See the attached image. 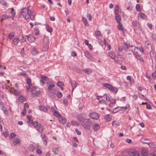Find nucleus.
Segmentation results:
<instances>
[{
  "instance_id": "1",
  "label": "nucleus",
  "mask_w": 156,
  "mask_h": 156,
  "mask_svg": "<svg viewBox=\"0 0 156 156\" xmlns=\"http://www.w3.org/2000/svg\"><path fill=\"white\" fill-rule=\"evenodd\" d=\"M20 14L26 20L29 17H30V19L32 20H33L35 18V16L33 12L31 11L27 10L26 8L21 9Z\"/></svg>"
},
{
  "instance_id": "2",
  "label": "nucleus",
  "mask_w": 156,
  "mask_h": 156,
  "mask_svg": "<svg viewBox=\"0 0 156 156\" xmlns=\"http://www.w3.org/2000/svg\"><path fill=\"white\" fill-rule=\"evenodd\" d=\"M133 49H130V50L132 51L133 54L136 56H140L143 54V52H144V50L142 47H140L139 48L138 47H135L134 48L133 51Z\"/></svg>"
},
{
  "instance_id": "3",
  "label": "nucleus",
  "mask_w": 156,
  "mask_h": 156,
  "mask_svg": "<svg viewBox=\"0 0 156 156\" xmlns=\"http://www.w3.org/2000/svg\"><path fill=\"white\" fill-rule=\"evenodd\" d=\"M43 47L44 50H47L48 48L49 39L47 37H45L43 40Z\"/></svg>"
},
{
  "instance_id": "4",
  "label": "nucleus",
  "mask_w": 156,
  "mask_h": 156,
  "mask_svg": "<svg viewBox=\"0 0 156 156\" xmlns=\"http://www.w3.org/2000/svg\"><path fill=\"white\" fill-rule=\"evenodd\" d=\"M129 154L130 156H140V154L136 150L134 149H131L129 151Z\"/></svg>"
},
{
  "instance_id": "5",
  "label": "nucleus",
  "mask_w": 156,
  "mask_h": 156,
  "mask_svg": "<svg viewBox=\"0 0 156 156\" xmlns=\"http://www.w3.org/2000/svg\"><path fill=\"white\" fill-rule=\"evenodd\" d=\"M89 117L94 119L97 120L99 119L100 115L99 114L94 112H93L92 113H91L89 114Z\"/></svg>"
},
{
  "instance_id": "6",
  "label": "nucleus",
  "mask_w": 156,
  "mask_h": 156,
  "mask_svg": "<svg viewBox=\"0 0 156 156\" xmlns=\"http://www.w3.org/2000/svg\"><path fill=\"white\" fill-rule=\"evenodd\" d=\"M37 88L36 87H33L30 90V92L33 95L36 96L40 94V91H39L38 92L37 90H36Z\"/></svg>"
},
{
  "instance_id": "7",
  "label": "nucleus",
  "mask_w": 156,
  "mask_h": 156,
  "mask_svg": "<svg viewBox=\"0 0 156 156\" xmlns=\"http://www.w3.org/2000/svg\"><path fill=\"white\" fill-rule=\"evenodd\" d=\"M145 46V48L147 49V51L151 52L152 51V47L149 41H146Z\"/></svg>"
},
{
  "instance_id": "8",
  "label": "nucleus",
  "mask_w": 156,
  "mask_h": 156,
  "mask_svg": "<svg viewBox=\"0 0 156 156\" xmlns=\"http://www.w3.org/2000/svg\"><path fill=\"white\" fill-rule=\"evenodd\" d=\"M91 123V122L90 119H87L84 120L81 124L83 126H90Z\"/></svg>"
},
{
  "instance_id": "9",
  "label": "nucleus",
  "mask_w": 156,
  "mask_h": 156,
  "mask_svg": "<svg viewBox=\"0 0 156 156\" xmlns=\"http://www.w3.org/2000/svg\"><path fill=\"white\" fill-rule=\"evenodd\" d=\"M27 37L28 40L30 42H34L36 40L35 37L31 35H27Z\"/></svg>"
},
{
  "instance_id": "10",
  "label": "nucleus",
  "mask_w": 156,
  "mask_h": 156,
  "mask_svg": "<svg viewBox=\"0 0 156 156\" xmlns=\"http://www.w3.org/2000/svg\"><path fill=\"white\" fill-rule=\"evenodd\" d=\"M41 80H40L41 84L42 85H44L45 84L44 81H46L48 80V78L46 76H43L42 75H41Z\"/></svg>"
},
{
  "instance_id": "11",
  "label": "nucleus",
  "mask_w": 156,
  "mask_h": 156,
  "mask_svg": "<svg viewBox=\"0 0 156 156\" xmlns=\"http://www.w3.org/2000/svg\"><path fill=\"white\" fill-rule=\"evenodd\" d=\"M69 82L71 84V86L72 87V93H73V90L76 87V82L74 81H73L70 80H69Z\"/></svg>"
},
{
  "instance_id": "12",
  "label": "nucleus",
  "mask_w": 156,
  "mask_h": 156,
  "mask_svg": "<svg viewBox=\"0 0 156 156\" xmlns=\"http://www.w3.org/2000/svg\"><path fill=\"white\" fill-rule=\"evenodd\" d=\"M141 154L143 156H147V150L146 148H143L141 150Z\"/></svg>"
},
{
  "instance_id": "13",
  "label": "nucleus",
  "mask_w": 156,
  "mask_h": 156,
  "mask_svg": "<svg viewBox=\"0 0 156 156\" xmlns=\"http://www.w3.org/2000/svg\"><path fill=\"white\" fill-rule=\"evenodd\" d=\"M123 108L122 107H119L118 106L115 108L113 110L112 112L113 113H116L118 112L119 111L122 110Z\"/></svg>"
},
{
  "instance_id": "14",
  "label": "nucleus",
  "mask_w": 156,
  "mask_h": 156,
  "mask_svg": "<svg viewBox=\"0 0 156 156\" xmlns=\"http://www.w3.org/2000/svg\"><path fill=\"white\" fill-rule=\"evenodd\" d=\"M39 109L41 111L44 112H47L48 111L47 108L44 105L39 106Z\"/></svg>"
},
{
  "instance_id": "15",
  "label": "nucleus",
  "mask_w": 156,
  "mask_h": 156,
  "mask_svg": "<svg viewBox=\"0 0 156 156\" xmlns=\"http://www.w3.org/2000/svg\"><path fill=\"white\" fill-rule=\"evenodd\" d=\"M9 18H10V17H9L7 15L4 14L1 17V22H2V20H6Z\"/></svg>"
},
{
  "instance_id": "16",
  "label": "nucleus",
  "mask_w": 156,
  "mask_h": 156,
  "mask_svg": "<svg viewBox=\"0 0 156 156\" xmlns=\"http://www.w3.org/2000/svg\"><path fill=\"white\" fill-rule=\"evenodd\" d=\"M118 23V28L119 30H122L124 32V29H123L122 24L120 22H119Z\"/></svg>"
},
{
  "instance_id": "17",
  "label": "nucleus",
  "mask_w": 156,
  "mask_h": 156,
  "mask_svg": "<svg viewBox=\"0 0 156 156\" xmlns=\"http://www.w3.org/2000/svg\"><path fill=\"white\" fill-rule=\"evenodd\" d=\"M143 143H144L147 144L149 146L151 147H156V145L153 143H150L149 142H146L144 141H143Z\"/></svg>"
},
{
  "instance_id": "18",
  "label": "nucleus",
  "mask_w": 156,
  "mask_h": 156,
  "mask_svg": "<svg viewBox=\"0 0 156 156\" xmlns=\"http://www.w3.org/2000/svg\"><path fill=\"white\" fill-rule=\"evenodd\" d=\"M110 90L114 94L116 93L118 90V89L115 87H114L112 86L110 88Z\"/></svg>"
},
{
  "instance_id": "19",
  "label": "nucleus",
  "mask_w": 156,
  "mask_h": 156,
  "mask_svg": "<svg viewBox=\"0 0 156 156\" xmlns=\"http://www.w3.org/2000/svg\"><path fill=\"white\" fill-rule=\"evenodd\" d=\"M53 115L56 117L58 118V119H59L61 116L59 112L57 111H54Z\"/></svg>"
},
{
  "instance_id": "20",
  "label": "nucleus",
  "mask_w": 156,
  "mask_h": 156,
  "mask_svg": "<svg viewBox=\"0 0 156 156\" xmlns=\"http://www.w3.org/2000/svg\"><path fill=\"white\" fill-rule=\"evenodd\" d=\"M13 143L14 145H16L20 143L19 140L17 138H15L13 140Z\"/></svg>"
},
{
  "instance_id": "21",
  "label": "nucleus",
  "mask_w": 156,
  "mask_h": 156,
  "mask_svg": "<svg viewBox=\"0 0 156 156\" xmlns=\"http://www.w3.org/2000/svg\"><path fill=\"white\" fill-rule=\"evenodd\" d=\"M59 122L62 124H64L66 122V119L65 118H61L58 119Z\"/></svg>"
},
{
  "instance_id": "22",
  "label": "nucleus",
  "mask_w": 156,
  "mask_h": 156,
  "mask_svg": "<svg viewBox=\"0 0 156 156\" xmlns=\"http://www.w3.org/2000/svg\"><path fill=\"white\" fill-rule=\"evenodd\" d=\"M85 55L86 57L88 58L91 59L92 58V56L87 51H86L85 52Z\"/></svg>"
},
{
  "instance_id": "23",
  "label": "nucleus",
  "mask_w": 156,
  "mask_h": 156,
  "mask_svg": "<svg viewBox=\"0 0 156 156\" xmlns=\"http://www.w3.org/2000/svg\"><path fill=\"white\" fill-rule=\"evenodd\" d=\"M104 119L107 122L110 121L112 119V118L110 117L109 114H107L105 115L104 117Z\"/></svg>"
},
{
  "instance_id": "24",
  "label": "nucleus",
  "mask_w": 156,
  "mask_h": 156,
  "mask_svg": "<svg viewBox=\"0 0 156 156\" xmlns=\"http://www.w3.org/2000/svg\"><path fill=\"white\" fill-rule=\"evenodd\" d=\"M71 122L72 124V125L73 126H79V123L75 121H71Z\"/></svg>"
},
{
  "instance_id": "25",
  "label": "nucleus",
  "mask_w": 156,
  "mask_h": 156,
  "mask_svg": "<svg viewBox=\"0 0 156 156\" xmlns=\"http://www.w3.org/2000/svg\"><path fill=\"white\" fill-rule=\"evenodd\" d=\"M32 54L34 55H35L38 53V50L37 48H34L32 51Z\"/></svg>"
},
{
  "instance_id": "26",
  "label": "nucleus",
  "mask_w": 156,
  "mask_h": 156,
  "mask_svg": "<svg viewBox=\"0 0 156 156\" xmlns=\"http://www.w3.org/2000/svg\"><path fill=\"white\" fill-rule=\"evenodd\" d=\"M109 55L110 57L112 59H114L115 56V54L113 51H111L109 53Z\"/></svg>"
},
{
  "instance_id": "27",
  "label": "nucleus",
  "mask_w": 156,
  "mask_h": 156,
  "mask_svg": "<svg viewBox=\"0 0 156 156\" xmlns=\"http://www.w3.org/2000/svg\"><path fill=\"white\" fill-rule=\"evenodd\" d=\"M82 20L85 26H89V25L87 23V20L86 18L83 17Z\"/></svg>"
},
{
  "instance_id": "28",
  "label": "nucleus",
  "mask_w": 156,
  "mask_h": 156,
  "mask_svg": "<svg viewBox=\"0 0 156 156\" xmlns=\"http://www.w3.org/2000/svg\"><path fill=\"white\" fill-rule=\"evenodd\" d=\"M132 24L134 27H137L139 25V23L137 21H133Z\"/></svg>"
},
{
  "instance_id": "29",
  "label": "nucleus",
  "mask_w": 156,
  "mask_h": 156,
  "mask_svg": "<svg viewBox=\"0 0 156 156\" xmlns=\"http://www.w3.org/2000/svg\"><path fill=\"white\" fill-rule=\"evenodd\" d=\"M115 17L117 22L118 23L120 22L119 21L121 20V16L119 15H115Z\"/></svg>"
},
{
  "instance_id": "30",
  "label": "nucleus",
  "mask_w": 156,
  "mask_h": 156,
  "mask_svg": "<svg viewBox=\"0 0 156 156\" xmlns=\"http://www.w3.org/2000/svg\"><path fill=\"white\" fill-rule=\"evenodd\" d=\"M112 125V126L114 127H116L119 126V123L118 122L116 121H114L113 122Z\"/></svg>"
},
{
  "instance_id": "31",
  "label": "nucleus",
  "mask_w": 156,
  "mask_h": 156,
  "mask_svg": "<svg viewBox=\"0 0 156 156\" xmlns=\"http://www.w3.org/2000/svg\"><path fill=\"white\" fill-rule=\"evenodd\" d=\"M5 137H7L9 134V131L7 129H5V132L2 133Z\"/></svg>"
},
{
  "instance_id": "32",
  "label": "nucleus",
  "mask_w": 156,
  "mask_h": 156,
  "mask_svg": "<svg viewBox=\"0 0 156 156\" xmlns=\"http://www.w3.org/2000/svg\"><path fill=\"white\" fill-rule=\"evenodd\" d=\"M103 86L104 87L108 88L109 90L110 88H111V87H112V86L111 84L107 83H105L104 84Z\"/></svg>"
},
{
  "instance_id": "33",
  "label": "nucleus",
  "mask_w": 156,
  "mask_h": 156,
  "mask_svg": "<svg viewBox=\"0 0 156 156\" xmlns=\"http://www.w3.org/2000/svg\"><path fill=\"white\" fill-rule=\"evenodd\" d=\"M19 39L18 38H16L14 39L13 41V43L15 45H17L19 42Z\"/></svg>"
},
{
  "instance_id": "34",
  "label": "nucleus",
  "mask_w": 156,
  "mask_h": 156,
  "mask_svg": "<svg viewBox=\"0 0 156 156\" xmlns=\"http://www.w3.org/2000/svg\"><path fill=\"white\" fill-rule=\"evenodd\" d=\"M14 37V33L12 32L10 33L9 35V38L10 39H12Z\"/></svg>"
},
{
  "instance_id": "35",
  "label": "nucleus",
  "mask_w": 156,
  "mask_h": 156,
  "mask_svg": "<svg viewBox=\"0 0 156 156\" xmlns=\"http://www.w3.org/2000/svg\"><path fill=\"white\" fill-rule=\"evenodd\" d=\"M59 147H56L54 149L53 152L54 154H57L58 152V149Z\"/></svg>"
},
{
  "instance_id": "36",
  "label": "nucleus",
  "mask_w": 156,
  "mask_h": 156,
  "mask_svg": "<svg viewBox=\"0 0 156 156\" xmlns=\"http://www.w3.org/2000/svg\"><path fill=\"white\" fill-rule=\"evenodd\" d=\"M129 46L126 43H124L123 44V47L124 49L126 50L128 48H129Z\"/></svg>"
},
{
  "instance_id": "37",
  "label": "nucleus",
  "mask_w": 156,
  "mask_h": 156,
  "mask_svg": "<svg viewBox=\"0 0 156 156\" xmlns=\"http://www.w3.org/2000/svg\"><path fill=\"white\" fill-rule=\"evenodd\" d=\"M27 83L28 85L30 86H32V85L31 83V80L29 78H28L26 80Z\"/></svg>"
},
{
  "instance_id": "38",
  "label": "nucleus",
  "mask_w": 156,
  "mask_h": 156,
  "mask_svg": "<svg viewBox=\"0 0 156 156\" xmlns=\"http://www.w3.org/2000/svg\"><path fill=\"white\" fill-rule=\"evenodd\" d=\"M46 29L47 31L50 33L52 31V28L49 26H46Z\"/></svg>"
},
{
  "instance_id": "39",
  "label": "nucleus",
  "mask_w": 156,
  "mask_h": 156,
  "mask_svg": "<svg viewBox=\"0 0 156 156\" xmlns=\"http://www.w3.org/2000/svg\"><path fill=\"white\" fill-rule=\"evenodd\" d=\"M139 15L140 16L141 18H142L143 19H145L146 18V16L144 13H139Z\"/></svg>"
},
{
  "instance_id": "40",
  "label": "nucleus",
  "mask_w": 156,
  "mask_h": 156,
  "mask_svg": "<svg viewBox=\"0 0 156 156\" xmlns=\"http://www.w3.org/2000/svg\"><path fill=\"white\" fill-rule=\"evenodd\" d=\"M25 100V98L22 96H20L19 98V101L21 102L24 101Z\"/></svg>"
},
{
  "instance_id": "41",
  "label": "nucleus",
  "mask_w": 156,
  "mask_h": 156,
  "mask_svg": "<svg viewBox=\"0 0 156 156\" xmlns=\"http://www.w3.org/2000/svg\"><path fill=\"white\" fill-rule=\"evenodd\" d=\"M9 10H11V13L13 17L15 15V12L13 8L9 9Z\"/></svg>"
},
{
  "instance_id": "42",
  "label": "nucleus",
  "mask_w": 156,
  "mask_h": 156,
  "mask_svg": "<svg viewBox=\"0 0 156 156\" xmlns=\"http://www.w3.org/2000/svg\"><path fill=\"white\" fill-rule=\"evenodd\" d=\"M77 120L80 121V122H81L83 121V116L81 115L77 117Z\"/></svg>"
},
{
  "instance_id": "43",
  "label": "nucleus",
  "mask_w": 156,
  "mask_h": 156,
  "mask_svg": "<svg viewBox=\"0 0 156 156\" xmlns=\"http://www.w3.org/2000/svg\"><path fill=\"white\" fill-rule=\"evenodd\" d=\"M83 71H84V72L87 74H89V73H90L91 72V69H84Z\"/></svg>"
},
{
  "instance_id": "44",
  "label": "nucleus",
  "mask_w": 156,
  "mask_h": 156,
  "mask_svg": "<svg viewBox=\"0 0 156 156\" xmlns=\"http://www.w3.org/2000/svg\"><path fill=\"white\" fill-rule=\"evenodd\" d=\"M56 96L58 98H60L62 96V94L60 92H58L56 93Z\"/></svg>"
},
{
  "instance_id": "45",
  "label": "nucleus",
  "mask_w": 156,
  "mask_h": 156,
  "mask_svg": "<svg viewBox=\"0 0 156 156\" xmlns=\"http://www.w3.org/2000/svg\"><path fill=\"white\" fill-rule=\"evenodd\" d=\"M16 136V135L14 133H11L9 136V138L10 139H12L13 138Z\"/></svg>"
},
{
  "instance_id": "46",
  "label": "nucleus",
  "mask_w": 156,
  "mask_h": 156,
  "mask_svg": "<svg viewBox=\"0 0 156 156\" xmlns=\"http://www.w3.org/2000/svg\"><path fill=\"white\" fill-rule=\"evenodd\" d=\"M0 3L2 5H5L7 4V2L5 0H0Z\"/></svg>"
},
{
  "instance_id": "47",
  "label": "nucleus",
  "mask_w": 156,
  "mask_h": 156,
  "mask_svg": "<svg viewBox=\"0 0 156 156\" xmlns=\"http://www.w3.org/2000/svg\"><path fill=\"white\" fill-rule=\"evenodd\" d=\"M136 9L137 11H140L141 10V9L139 4H136Z\"/></svg>"
},
{
  "instance_id": "48",
  "label": "nucleus",
  "mask_w": 156,
  "mask_h": 156,
  "mask_svg": "<svg viewBox=\"0 0 156 156\" xmlns=\"http://www.w3.org/2000/svg\"><path fill=\"white\" fill-rule=\"evenodd\" d=\"M57 85L59 87H60L63 86L64 85V83L62 82L59 81L57 82Z\"/></svg>"
},
{
  "instance_id": "49",
  "label": "nucleus",
  "mask_w": 156,
  "mask_h": 156,
  "mask_svg": "<svg viewBox=\"0 0 156 156\" xmlns=\"http://www.w3.org/2000/svg\"><path fill=\"white\" fill-rule=\"evenodd\" d=\"M34 148L35 147L33 145H30L29 146V149L30 151H33Z\"/></svg>"
},
{
  "instance_id": "50",
  "label": "nucleus",
  "mask_w": 156,
  "mask_h": 156,
  "mask_svg": "<svg viewBox=\"0 0 156 156\" xmlns=\"http://www.w3.org/2000/svg\"><path fill=\"white\" fill-rule=\"evenodd\" d=\"M55 87L54 84H50L48 87V89L49 90H51L52 88Z\"/></svg>"
},
{
  "instance_id": "51",
  "label": "nucleus",
  "mask_w": 156,
  "mask_h": 156,
  "mask_svg": "<svg viewBox=\"0 0 156 156\" xmlns=\"http://www.w3.org/2000/svg\"><path fill=\"white\" fill-rule=\"evenodd\" d=\"M37 130L40 133H42L43 130V127H37Z\"/></svg>"
},
{
  "instance_id": "52",
  "label": "nucleus",
  "mask_w": 156,
  "mask_h": 156,
  "mask_svg": "<svg viewBox=\"0 0 156 156\" xmlns=\"http://www.w3.org/2000/svg\"><path fill=\"white\" fill-rule=\"evenodd\" d=\"M87 17L89 21H91L92 20V17L91 15L90 14H87Z\"/></svg>"
},
{
  "instance_id": "53",
  "label": "nucleus",
  "mask_w": 156,
  "mask_h": 156,
  "mask_svg": "<svg viewBox=\"0 0 156 156\" xmlns=\"http://www.w3.org/2000/svg\"><path fill=\"white\" fill-rule=\"evenodd\" d=\"M97 38L98 39V42H99L100 45H103V42L102 40L100 39H99L98 37H97Z\"/></svg>"
},
{
  "instance_id": "54",
  "label": "nucleus",
  "mask_w": 156,
  "mask_h": 156,
  "mask_svg": "<svg viewBox=\"0 0 156 156\" xmlns=\"http://www.w3.org/2000/svg\"><path fill=\"white\" fill-rule=\"evenodd\" d=\"M152 38L153 40L156 41V34H152Z\"/></svg>"
},
{
  "instance_id": "55",
  "label": "nucleus",
  "mask_w": 156,
  "mask_h": 156,
  "mask_svg": "<svg viewBox=\"0 0 156 156\" xmlns=\"http://www.w3.org/2000/svg\"><path fill=\"white\" fill-rule=\"evenodd\" d=\"M38 123L37 122L34 121L33 122V126L34 127H37Z\"/></svg>"
},
{
  "instance_id": "56",
  "label": "nucleus",
  "mask_w": 156,
  "mask_h": 156,
  "mask_svg": "<svg viewBox=\"0 0 156 156\" xmlns=\"http://www.w3.org/2000/svg\"><path fill=\"white\" fill-rule=\"evenodd\" d=\"M152 77L154 79H156V71H155L152 73Z\"/></svg>"
},
{
  "instance_id": "57",
  "label": "nucleus",
  "mask_w": 156,
  "mask_h": 156,
  "mask_svg": "<svg viewBox=\"0 0 156 156\" xmlns=\"http://www.w3.org/2000/svg\"><path fill=\"white\" fill-rule=\"evenodd\" d=\"M99 103L101 104H104L106 105L107 104V102L105 101V100H102L99 101Z\"/></svg>"
},
{
  "instance_id": "58",
  "label": "nucleus",
  "mask_w": 156,
  "mask_h": 156,
  "mask_svg": "<svg viewBox=\"0 0 156 156\" xmlns=\"http://www.w3.org/2000/svg\"><path fill=\"white\" fill-rule=\"evenodd\" d=\"M95 34L97 36H100L101 35L100 31H97L95 32Z\"/></svg>"
},
{
  "instance_id": "59",
  "label": "nucleus",
  "mask_w": 156,
  "mask_h": 156,
  "mask_svg": "<svg viewBox=\"0 0 156 156\" xmlns=\"http://www.w3.org/2000/svg\"><path fill=\"white\" fill-rule=\"evenodd\" d=\"M29 107V105L27 103H25L24 105V110H26L27 108H28Z\"/></svg>"
},
{
  "instance_id": "60",
  "label": "nucleus",
  "mask_w": 156,
  "mask_h": 156,
  "mask_svg": "<svg viewBox=\"0 0 156 156\" xmlns=\"http://www.w3.org/2000/svg\"><path fill=\"white\" fill-rule=\"evenodd\" d=\"M43 140L44 144L46 146L47 144V139L46 138H43Z\"/></svg>"
},
{
  "instance_id": "61",
  "label": "nucleus",
  "mask_w": 156,
  "mask_h": 156,
  "mask_svg": "<svg viewBox=\"0 0 156 156\" xmlns=\"http://www.w3.org/2000/svg\"><path fill=\"white\" fill-rule=\"evenodd\" d=\"M71 54V55L73 57L75 56L76 55V52L75 51H73L72 52Z\"/></svg>"
},
{
  "instance_id": "62",
  "label": "nucleus",
  "mask_w": 156,
  "mask_h": 156,
  "mask_svg": "<svg viewBox=\"0 0 156 156\" xmlns=\"http://www.w3.org/2000/svg\"><path fill=\"white\" fill-rule=\"evenodd\" d=\"M110 101L111 102L110 104H114L115 103V99H112L110 100Z\"/></svg>"
},
{
  "instance_id": "63",
  "label": "nucleus",
  "mask_w": 156,
  "mask_h": 156,
  "mask_svg": "<svg viewBox=\"0 0 156 156\" xmlns=\"http://www.w3.org/2000/svg\"><path fill=\"white\" fill-rule=\"evenodd\" d=\"M126 79L128 80H129V81L130 82H132V80L131 79V77L130 76H128L126 77Z\"/></svg>"
},
{
  "instance_id": "64",
  "label": "nucleus",
  "mask_w": 156,
  "mask_h": 156,
  "mask_svg": "<svg viewBox=\"0 0 156 156\" xmlns=\"http://www.w3.org/2000/svg\"><path fill=\"white\" fill-rule=\"evenodd\" d=\"M35 30L36 31V32L35 33V35L36 36H37L39 35V30L37 29H36Z\"/></svg>"
}]
</instances>
